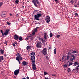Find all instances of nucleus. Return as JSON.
Masks as SVG:
<instances>
[{
    "label": "nucleus",
    "mask_w": 79,
    "mask_h": 79,
    "mask_svg": "<svg viewBox=\"0 0 79 79\" xmlns=\"http://www.w3.org/2000/svg\"><path fill=\"white\" fill-rule=\"evenodd\" d=\"M31 54V60L32 63H35V52H32L31 53H30Z\"/></svg>",
    "instance_id": "1"
},
{
    "label": "nucleus",
    "mask_w": 79,
    "mask_h": 79,
    "mask_svg": "<svg viewBox=\"0 0 79 79\" xmlns=\"http://www.w3.org/2000/svg\"><path fill=\"white\" fill-rule=\"evenodd\" d=\"M32 3H34V5L38 8L39 6H40V2H39L38 0H32Z\"/></svg>",
    "instance_id": "2"
},
{
    "label": "nucleus",
    "mask_w": 79,
    "mask_h": 79,
    "mask_svg": "<svg viewBox=\"0 0 79 79\" xmlns=\"http://www.w3.org/2000/svg\"><path fill=\"white\" fill-rule=\"evenodd\" d=\"M9 31H10V30L9 29H6L5 30V32L3 33L2 30H0V32L2 34V35H5V36H6L8 34V32H9Z\"/></svg>",
    "instance_id": "3"
},
{
    "label": "nucleus",
    "mask_w": 79,
    "mask_h": 79,
    "mask_svg": "<svg viewBox=\"0 0 79 79\" xmlns=\"http://www.w3.org/2000/svg\"><path fill=\"white\" fill-rule=\"evenodd\" d=\"M42 14L40 13H38L37 15H34V18L36 20H37L38 21H39V18L40 17H41L42 16Z\"/></svg>",
    "instance_id": "4"
},
{
    "label": "nucleus",
    "mask_w": 79,
    "mask_h": 79,
    "mask_svg": "<svg viewBox=\"0 0 79 79\" xmlns=\"http://www.w3.org/2000/svg\"><path fill=\"white\" fill-rule=\"evenodd\" d=\"M41 52L45 56L47 55V48H43V50L41 51Z\"/></svg>",
    "instance_id": "5"
},
{
    "label": "nucleus",
    "mask_w": 79,
    "mask_h": 79,
    "mask_svg": "<svg viewBox=\"0 0 79 79\" xmlns=\"http://www.w3.org/2000/svg\"><path fill=\"white\" fill-rule=\"evenodd\" d=\"M17 56L16 58V60L17 61H19V60H23V57L21 56V54L19 53H17Z\"/></svg>",
    "instance_id": "6"
},
{
    "label": "nucleus",
    "mask_w": 79,
    "mask_h": 79,
    "mask_svg": "<svg viewBox=\"0 0 79 79\" xmlns=\"http://www.w3.org/2000/svg\"><path fill=\"white\" fill-rule=\"evenodd\" d=\"M47 34L46 32H45L44 33V37L45 40H43V39H42L41 41L43 42V43L45 42V40H47Z\"/></svg>",
    "instance_id": "7"
},
{
    "label": "nucleus",
    "mask_w": 79,
    "mask_h": 79,
    "mask_svg": "<svg viewBox=\"0 0 79 79\" xmlns=\"http://www.w3.org/2000/svg\"><path fill=\"white\" fill-rule=\"evenodd\" d=\"M1 16L2 18H5L6 16V11H3L1 13Z\"/></svg>",
    "instance_id": "8"
},
{
    "label": "nucleus",
    "mask_w": 79,
    "mask_h": 79,
    "mask_svg": "<svg viewBox=\"0 0 79 79\" xmlns=\"http://www.w3.org/2000/svg\"><path fill=\"white\" fill-rule=\"evenodd\" d=\"M32 69L34 70V71H36L37 69V68H36V65L35 64V63H33L32 65Z\"/></svg>",
    "instance_id": "9"
},
{
    "label": "nucleus",
    "mask_w": 79,
    "mask_h": 79,
    "mask_svg": "<svg viewBox=\"0 0 79 79\" xmlns=\"http://www.w3.org/2000/svg\"><path fill=\"white\" fill-rule=\"evenodd\" d=\"M36 45L37 48H41V47H42V43L41 42H37Z\"/></svg>",
    "instance_id": "10"
},
{
    "label": "nucleus",
    "mask_w": 79,
    "mask_h": 79,
    "mask_svg": "<svg viewBox=\"0 0 79 79\" xmlns=\"http://www.w3.org/2000/svg\"><path fill=\"white\" fill-rule=\"evenodd\" d=\"M45 21H46V23H49V22L50 21V17L49 16H47L46 18Z\"/></svg>",
    "instance_id": "11"
},
{
    "label": "nucleus",
    "mask_w": 79,
    "mask_h": 79,
    "mask_svg": "<svg viewBox=\"0 0 79 79\" xmlns=\"http://www.w3.org/2000/svg\"><path fill=\"white\" fill-rule=\"evenodd\" d=\"M19 73V69L15 70L14 72V74L15 76H18V74Z\"/></svg>",
    "instance_id": "12"
},
{
    "label": "nucleus",
    "mask_w": 79,
    "mask_h": 79,
    "mask_svg": "<svg viewBox=\"0 0 79 79\" xmlns=\"http://www.w3.org/2000/svg\"><path fill=\"white\" fill-rule=\"evenodd\" d=\"M15 40H18L19 39V37H18V35L16 34H15V35L13 36Z\"/></svg>",
    "instance_id": "13"
},
{
    "label": "nucleus",
    "mask_w": 79,
    "mask_h": 79,
    "mask_svg": "<svg viewBox=\"0 0 79 79\" xmlns=\"http://www.w3.org/2000/svg\"><path fill=\"white\" fill-rule=\"evenodd\" d=\"M22 64L23 66H27L28 64V63L26 62L25 61H23L22 62Z\"/></svg>",
    "instance_id": "14"
},
{
    "label": "nucleus",
    "mask_w": 79,
    "mask_h": 79,
    "mask_svg": "<svg viewBox=\"0 0 79 79\" xmlns=\"http://www.w3.org/2000/svg\"><path fill=\"white\" fill-rule=\"evenodd\" d=\"M4 60V58H3V56H0V62H1L2 61H3Z\"/></svg>",
    "instance_id": "15"
},
{
    "label": "nucleus",
    "mask_w": 79,
    "mask_h": 79,
    "mask_svg": "<svg viewBox=\"0 0 79 79\" xmlns=\"http://www.w3.org/2000/svg\"><path fill=\"white\" fill-rule=\"evenodd\" d=\"M31 37V34L29 35L26 38V39H25L27 41V40H28V39H29V38H30Z\"/></svg>",
    "instance_id": "16"
},
{
    "label": "nucleus",
    "mask_w": 79,
    "mask_h": 79,
    "mask_svg": "<svg viewBox=\"0 0 79 79\" xmlns=\"http://www.w3.org/2000/svg\"><path fill=\"white\" fill-rule=\"evenodd\" d=\"M26 49L27 50H30L31 49V48L30 46H27Z\"/></svg>",
    "instance_id": "17"
},
{
    "label": "nucleus",
    "mask_w": 79,
    "mask_h": 79,
    "mask_svg": "<svg viewBox=\"0 0 79 79\" xmlns=\"http://www.w3.org/2000/svg\"><path fill=\"white\" fill-rule=\"evenodd\" d=\"M0 53L1 54H3L4 53V50H3L2 49L0 50Z\"/></svg>",
    "instance_id": "18"
},
{
    "label": "nucleus",
    "mask_w": 79,
    "mask_h": 79,
    "mask_svg": "<svg viewBox=\"0 0 79 79\" xmlns=\"http://www.w3.org/2000/svg\"><path fill=\"white\" fill-rule=\"evenodd\" d=\"M74 64V66H76V65H79V64L77 62H75L73 63Z\"/></svg>",
    "instance_id": "19"
},
{
    "label": "nucleus",
    "mask_w": 79,
    "mask_h": 79,
    "mask_svg": "<svg viewBox=\"0 0 79 79\" xmlns=\"http://www.w3.org/2000/svg\"><path fill=\"white\" fill-rule=\"evenodd\" d=\"M19 39L20 41H22L23 40V38L21 36H19Z\"/></svg>",
    "instance_id": "20"
},
{
    "label": "nucleus",
    "mask_w": 79,
    "mask_h": 79,
    "mask_svg": "<svg viewBox=\"0 0 79 79\" xmlns=\"http://www.w3.org/2000/svg\"><path fill=\"white\" fill-rule=\"evenodd\" d=\"M37 28H38V27H36V28H35L34 29V32H37Z\"/></svg>",
    "instance_id": "21"
},
{
    "label": "nucleus",
    "mask_w": 79,
    "mask_h": 79,
    "mask_svg": "<svg viewBox=\"0 0 79 79\" xmlns=\"http://www.w3.org/2000/svg\"><path fill=\"white\" fill-rule=\"evenodd\" d=\"M75 69H73V70H76V71H77L79 69V68H75Z\"/></svg>",
    "instance_id": "22"
},
{
    "label": "nucleus",
    "mask_w": 79,
    "mask_h": 79,
    "mask_svg": "<svg viewBox=\"0 0 79 79\" xmlns=\"http://www.w3.org/2000/svg\"><path fill=\"white\" fill-rule=\"evenodd\" d=\"M44 75L45 76L47 75V74H48V73H47L46 72L44 71Z\"/></svg>",
    "instance_id": "23"
},
{
    "label": "nucleus",
    "mask_w": 79,
    "mask_h": 79,
    "mask_svg": "<svg viewBox=\"0 0 79 79\" xmlns=\"http://www.w3.org/2000/svg\"><path fill=\"white\" fill-rule=\"evenodd\" d=\"M50 37H53V33H50Z\"/></svg>",
    "instance_id": "24"
},
{
    "label": "nucleus",
    "mask_w": 79,
    "mask_h": 79,
    "mask_svg": "<svg viewBox=\"0 0 79 79\" xmlns=\"http://www.w3.org/2000/svg\"><path fill=\"white\" fill-rule=\"evenodd\" d=\"M31 40H33V39H34V37L33 36H32V35H31V37L30 38H31Z\"/></svg>",
    "instance_id": "25"
},
{
    "label": "nucleus",
    "mask_w": 79,
    "mask_h": 79,
    "mask_svg": "<svg viewBox=\"0 0 79 79\" xmlns=\"http://www.w3.org/2000/svg\"><path fill=\"white\" fill-rule=\"evenodd\" d=\"M35 32L34 31L31 34V35L32 36H34V35H35Z\"/></svg>",
    "instance_id": "26"
},
{
    "label": "nucleus",
    "mask_w": 79,
    "mask_h": 79,
    "mask_svg": "<svg viewBox=\"0 0 79 79\" xmlns=\"http://www.w3.org/2000/svg\"><path fill=\"white\" fill-rule=\"evenodd\" d=\"M71 55V53L69 52L67 54V55L68 56H69L70 55Z\"/></svg>",
    "instance_id": "27"
},
{
    "label": "nucleus",
    "mask_w": 79,
    "mask_h": 79,
    "mask_svg": "<svg viewBox=\"0 0 79 79\" xmlns=\"http://www.w3.org/2000/svg\"><path fill=\"white\" fill-rule=\"evenodd\" d=\"M74 2L73 0H71L70 3L71 4H73L74 3Z\"/></svg>",
    "instance_id": "28"
},
{
    "label": "nucleus",
    "mask_w": 79,
    "mask_h": 79,
    "mask_svg": "<svg viewBox=\"0 0 79 79\" xmlns=\"http://www.w3.org/2000/svg\"><path fill=\"white\" fill-rule=\"evenodd\" d=\"M67 71H68V73H69V72H70V71H71V69H70V68H68V69H67Z\"/></svg>",
    "instance_id": "29"
},
{
    "label": "nucleus",
    "mask_w": 79,
    "mask_h": 79,
    "mask_svg": "<svg viewBox=\"0 0 79 79\" xmlns=\"http://www.w3.org/2000/svg\"><path fill=\"white\" fill-rule=\"evenodd\" d=\"M70 57V56H67V58H66L67 60H69V58Z\"/></svg>",
    "instance_id": "30"
},
{
    "label": "nucleus",
    "mask_w": 79,
    "mask_h": 79,
    "mask_svg": "<svg viewBox=\"0 0 79 79\" xmlns=\"http://www.w3.org/2000/svg\"><path fill=\"white\" fill-rule=\"evenodd\" d=\"M3 2H0V8L2 6V5H3Z\"/></svg>",
    "instance_id": "31"
},
{
    "label": "nucleus",
    "mask_w": 79,
    "mask_h": 79,
    "mask_svg": "<svg viewBox=\"0 0 79 79\" xmlns=\"http://www.w3.org/2000/svg\"><path fill=\"white\" fill-rule=\"evenodd\" d=\"M72 64H73V62H70L69 64V66H71Z\"/></svg>",
    "instance_id": "32"
},
{
    "label": "nucleus",
    "mask_w": 79,
    "mask_h": 79,
    "mask_svg": "<svg viewBox=\"0 0 79 79\" xmlns=\"http://www.w3.org/2000/svg\"><path fill=\"white\" fill-rule=\"evenodd\" d=\"M74 15L76 16H78V14L77 13H75L74 14Z\"/></svg>",
    "instance_id": "33"
},
{
    "label": "nucleus",
    "mask_w": 79,
    "mask_h": 79,
    "mask_svg": "<svg viewBox=\"0 0 79 79\" xmlns=\"http://www.w3.org/2000/svg\"><path fill=\"white\" fill-rule=\"evenodd\" d=\"M38 39L39 40H40L41 41H42V38H40V37H38Z\"/></svg>",
    "instance_id": "34"
},
{
    "label": "nucleus",
    "mask_w": 79,
    "mask_h": 79,
    "mask_svg": "<svg viewBox=\"0 0 79 79\" xmlns=\"http://www.w3.org/2000/svg\"><path fill=\"white\" fill-rule=\"evenodd\" d=\"M72 53H73V54H74V53H76V51L74 50L72 52Z\"/></svg>",
    "instance_id": "35"
},
{
    "label": "nucleus",
    "mask_w": 79,
    "mask_h": 79,
    "mask_svg": "<svg viewBox=\"0 0 79 79\" xmlns=\"http://www.w3.org/2000/svg\"><path fill=\"white\" fill-rule=\"evenodd\" d=\"M72 57L73 58V59L74 60V59H75V56L74 55H72Z\"/></svg>",
    "instance_id": "36"
},
{
    "label": "nucleus",
    "mask_w": 79,
    "mask_h": 79,
    "mask_svg": "<svg viewBox=\"0 0 79 79\" xmlns=\"http://www.w3.org/2000/svg\"><path fill=\"white\" fill-rule=\"evenodd\" d=\"M70 60V61H72V62H73V58H71Z\"/></svg>",
    "instance_id": "37"
},
{
    "label": "nucleus",
    "mask_w": 79,
    "mask_h": 79,
    "mask_svg": "<svg viewBox=\"0 0 79 79\" xmlns=\"http://www.w3.org/2000/svg\"><path fill=\"white\" fill-rule=\"evenodd\" d=\"M19 2V1L17 0L15 1V2L16 3H18V2Z\"/></svg>",
    "instance_id": "38"
},
{
    "label": "nucleus",
    "mask_w": 79,
    "mask_h": 79,
    "mask_svg": "<svg viewBox=\"0 0 79 79\" xmlns=\"http://www.w3.org/2000/svg\"><path fill=\"white\" fill-rule=\"evenodd\" d=\"M45 57H46V59H48V56L47 55H46L45 56Z\"/></svg>",
    "instance_id": "39"
},
{
    "label": "nucleus",
    "mask_w": 79,
    "mask_h": 79,
    "mask_svg": "<svg viewBox=\"0 0 79 79\" xmlns=\"http://www.w3.org/2000/svg\"><path fill=\"white\" fill-rule=\"evenodd\" d=\"M4 44L6 45H7V41H5L4 42Z\"/></svg>",
    "instance_id": "40"
},
{
    "label": "nucleus",
    "mask_w": 79,
    "mask_h": 79,
    "mask_svg": "<svg viewBox=\"0 0 79 79\" xmlns=\"http://www.w3.org/2000/svg\"><path fill=\"white\" fill-rule=\"evenodd\" d=\"M54 54H56V48H55L54 49Z\"/></svg>",
    "instance_id": "41"
},
{
    "label": "nucleus",
    "mask_w": 79,
    "mask_h": 79,
    "mask_svg": "<svg viewBox=\"0 0 79 79\" xmlns=\"http://www.w3.org/2000/svg\"><path fill=\"white\" fill-rule=\"evenodd\" d=\"M60 37V35H57L56 36V37H57V38H59V37Z\"/></svg>",
    "instance_id": "42"
},
{
    "label": "nucleus",
    "mask_w": 79,
    "mask_h": 79,
    "mask_svg": "<svg viewBox=\"0 0 79 79\" xmlns=\"http://www.w3.org/2000/svg\"><path fill=\"white\" fill-rule=\"evenodd\" d=\"M52 76H56V74H52Z\"/></svg>",
    "instance_id": "43"
},
{
    "label": "nucleus",
    "mask_w": 79,
    "mask_h": 79,
    "mask_svg": "<svg viewBox=\"0 0 79 79\" xmlns=\"http://www.w3.org/2000/svg\"><path fill=\"white\" fill-rule=\"evenodd\" d=\"M4 56L5 57H6V56H7V55L6 54H4Z\"/></svg>",
    "instance_id": "44"
},
{
    "label": "nucleus",
    "mask_w": 79,
    "mask_h": 79,
    "mask_svg": "<svg viewBox=\"0 0 79 79\" xmlns=\"http://www.w3.org/2000/svg\"><path fill=\"white\" fill-rule=\"evenodd\" d=\"M64 66V68H67V65L66 64H65Z\"/></svg>",
    "instance_id": "45"
},
{
    "label": "nucleus",
    "mask_w": 79,
    "mask_h": 79,
    "mask_svg": "<svg viewBox=\"0 0 79 79\" xmlns=\"http://www.w3.org/2000/svg\"><path fill=\"white\" fill-rule=\"evenodd\" d=\"M26 79H29V77L28 76H27L26 77Z\"/></svg>",
    "instance_id": "46"
},
{
    "label": "nucleus",
    "mask_w": 79,
    "mask_h": 79,
    "mask_svg": "<svg viewBox=\"0 0 79 79\" xmlns=\"http://www.w3.org/2000/svg\"><path fill=\"white\" fill-rule=\"evenodd\" d=\"M22 8L23 9H24V6L23 5H22Z\"/></svg>",
    "instance_id": "47"
},
{
    "label": "nucleus",
    "mask_w": 79,
    "mask_h": 79,
    "mask_svg": "<svg viewBox=\"0 0 79 79\" xmlns=\"http://www.w3.org/2000/svg\"><path fill=\"white\" fill-rule=\"evenodd\" d=\"M7 24L8 25H10V23L9 22H7Z\"/></svg>",
    "instance_id": "48"
},
{
    "label": "nucleus",
    "mask_w": 79,
    "mask_h": 79,
    "mask_svg": "<svg viewBox=\"0 0 79 79\" xmlns=\"http://www.w3.org/2000/svg\"><path fill=\"white\" fill-rule=\"evenodd\" d=\"M58 0H54V1H55V2H56L57 3H58Z\"/></svg>",
    "instance_id": "49"
},
{
    "label": "nucleus",
    "mask_w": 79,
    "mask_h": 79,
    "mask_svg": "<svg viewBox=\"0 0 79 79\" xmlns=\"http://www.w3.org/2000/svg\"><path fill=\"white\" fill-rule=\"evenodd\" d=\"M12 45H13V46H14V47H15V43H13Z\"/></svg>",
    "instance_id": "50"
},
{
    "label": "nucleus",
    "mask_w": 79,
    "mask_h": 79,
    "mask_svg": "<svg viewBox=\"0 0 79 79\" xmlns=\"http://www.w3.org/2000/svg\"><path fill=\"white\" fill-rule=\"evenodd\" d=\"M17 61H18V62H19V64H20V63H21V62H20V61H19V60H17Z\"/></svg>",
    "instance_id": "51"
},
{
    "label": "nucleus",
    "mask_w": 79,
    "mask_h": 79,
    "mask_svg": "<svg viewBox=\"0 0 79 79\" xmlns=\"http://www.w3.org/2000/svg\"><path fill=\"white\" fill-rule=\"evenodd\" d=\"M74 7H75V8H76L77 7V5H74Z\"/></svg>",
    "instance_id": "52"
},
{
    "label": "nucleus",
    "mask_w": 79,
    "mask_h": 79,
    "mask_svg": "<svg viewBox=\"0 0 79 79\" xmlns=\"http://www.w3.org/2000/svg\"><path fill=\"white\" fill-rule=\"evenodd\" d=\"M50 47L49 46L48 47V50H50Z\"/></svg>",
    "instance_id": "53"
},
{
    "label": "nucleus",
    "mask_w": 79,
    "mask_h": 79,
    "mask_svg": "<svg viewBox=\"0 0 79 79\" xmlns=\"http://www.w3.org/2000/svg\"><path fill=\"white\" fill-rule=\"evenodd\" d=\"M77 5H78V6H79V1L78 2Z\"/></svg>",
    "instance_id": "54"
},
{
    "label": "nucleus",
    "mask_w": 79,
    "mask_h": 79,
    "mask_svg": "<svg viewBox=\"0 0 79 79\" xmlns=\"http://www.w3.org/2000/svg\"><path fill=\"white\" fill-rule=\"evenodd\" d=\"M10 16H12V14L11 13L10 14Z\"/></svg>",
    "instance_id": "55"
},
{
    "label": "nucleus",
    "mask_w": 79,
    "mask_h": 79,
    "mask_svg": "<svg viewBox=\"0 0 79 79\" xmlns=\"http://www.w3.org/2000/svg\"><path fill=\"white\" fill-rule=\"evenodd\" d=\"M79 65H78L76 67H75V68H79Z\"/></svg>",
    "instance_id": "56"
},
{
    "label": "nucleus",
    "mask_w": 79,
    "mask_h": 79,
    "mask_svg": "<svg viewBox=\"0 0 79 79\" xmlns=\"http://www.w3.org/2000/svg\"><path fill=\"white\" fill-rule=\"evenodd\" d=\"M78 52H77V51H76V53H77V54H78Z\"/></svg>",
    "instance_id": "57"
},
{
    "label": "nucleus",
    "mask_w": 79,
    "mask_h": 79,
    "mask_svg": "<svg viewBox=\"0 0 79 79\" xmlns=\"http://www.w3.org/2000/svg\"><path fill=\"white\" fill-rule=\"evenodd\" d=\"M45 79H48V78H47L45 77Z\"/></svg>",
    "instance_id": "58"
},
{
    "label": "nucleus",
    "mask_w": 79,
    "mask_h": 79,
    "mask_svg": "<svg viewBox=\"0 0 79 79\" xmlns=\"http://www.w3.org/2000/svg\"><path fill=\"white\" fill-rule=\"evenodd\" d=\"M64 59V57H63V56L62 58V60H63Z\"/></svg>",
    "instance_id": "59"
},
{
    "label": "nucleus",
    "mask_w": 79,
    "mask_h": 79,
    "mask_svg": "<svg viewBox=\"0 0 79 79\" xmlns=\"http://www.w3.org/2000/svg\"><path fill=\"white\" fill-rule=\"evenodd\" d=\"M14 78L16 79V77L15 76H14Z\"/></svg>",
    "instance_id": "60"
},
{
    "label": "nucleus",
    "mask_w": 79,
    "mask_h": 79,
    "mask_svg": "<svg viewBox=\"0 0 79 79\" xmlns=\"http://www.w3.org/2000/svg\"><path fill=\"white\" fill-rule=\"evenodd\" d=\"M15 44H16V45H17V43H15Z\"/></svg>",
    "instance_id": "61"
},
{
    "label": "nucleus",
    "mask_w": 79,
    "mask_h": 79,
    "mask_svg": "<svg viewBox=\"0 0 79 79\" xmlns=\"http://www.w3.org/2000/svg\"><path fill=\"white\" fill-rule=\"evenodd\" d=\"M60 61H61V60L60 59Z\"/></svg>",
    "instance_id": "62"
}]
</instances>
